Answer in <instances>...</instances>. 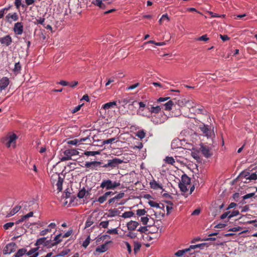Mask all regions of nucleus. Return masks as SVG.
<instances>
[{"instance_id":"f257e3e1","label":"nucleus","mask_w":257,"mask_h":257,"mask_svg":"<svg viewBox=\"0 0 257 257\" xmlns=\"http://www.w3.org/2000/svg\"><path fill=\"white\" fill-rule=\"evenodd\" d=\"M123 163V160L114 158L111 160H108L107 163L102 165V167L107 168L108 170L114 169L118 167V165Z\"/></svg>"},{"instance_id":"f03ea898","label":"nucleus","mask_w":257,"mask_h":257,"mask_svg":"<svg viewBox=\"0 0 257 257\" xmlns=\"http://www.w3.org/2000/svg\"><path fill=\"white\" fill-rule=\"evenodd\" d=\"M120 185V183L119 182H112L109 179L103 180L100 184V187L102 189L105 188L107 190H113L119 186Z\"/></svg>"},{"instance_id":"7ed1b4c3","label":"nucleus","mask_w":257,"mask_h":257,"mask_svg":"<svg viewBox=\"0 0 257 257\" xmlns=\"http://www.w3.org/2000/svg\"><path fill=\"white\" fill-rule=\"evenodd\" d=\"M17 139V135L13 134L5 138L3 141V143L5 144L8 148H10L11 146L15 147L16 146V141Z\"/></svg>"},{"instance_id":"20e7f679","label":"nucleus","mask_w":257,"mask_h":257,"mask_svg":"<svg viewBox=\"0 0 257 257\" xmlns=\"http://www.w3.org/2000/svg\"><path fill=\"white\" fill-rule=\"evenodd\" d=\"M79 152L75 149H68L64 152V157H63L61 160V161H65L72 160L71 157L77 155Z\"/></svg>"},{"instance_id":"39448f33","label":"nucleus","mask_w":257,"mask_h":257,"mask_svg":"<svg viewBox=\"0 0 257 257\" xmlns=\"http://www.w3.org/2000/svg\"><path fill=\"white\" fill-rule=\"evenodd\" d=\"M166 120V116L162 114H155L152 116L151 121L155 124L163 123Z\"/></svg>"},{"instance_id":"423d86ee","label":"nucleus","mask_w":257,"mask_h":257,"mask_svg":"<svg viewBox=\"0 0 257 257\" xmlns=\"http://www.w3.org/2000/svg\"><path fill=\"white\" fill-rule=\"evenodd\" d=\"M17 245L15 242H12L7 244L3 249L4 254H10L16 250Z\"/></svg>"},{"instance_id":"0eeeda50","label":"nucleus","mask_w":257,"mask_h":257,"mask_svg":"<svg viewBox=\"0 0 257 257\" xmlns=\"http://www.w3.org/2000/svg\"><path fill=\"white\" fill-rule=\"evenodd\" d=\"M192 110L194 113L201 114L203 115L207 114V111L204 108V106L197 102H195Z\"/></svg>"},{"instance_id":"6e6552de","label":"nucleus","mask_w":257,"mask_h":257,"mask_svg":"<svg viewBox=\"0 0 257 257\" xmlns=\"http://www.w3.org/2000/svg\"><path fill=\"white\" fill-rule=\"evenodd\" d=\"M103 163L101 161L86 162L85 167L91 170H97L98 167H102Z\"/></svg>"},{"instance_id":"1a4fd4ad","label":"nucleus","mask_w":257,"mask_h":257,"mask_svg":"<svg viewBox=\"0 0 257 257\" xmlns=\"http://www.w3.org/2000/svg\"><path fill=\"white\" fill-rule=\"evenodd\" d=\"M13 30L17 35H21L24 31V26L22 22H17L14 24Z\"/></svg>"},{"instance_id":"9d476101","label":"nucleus","mask_w":257,"mask_h":257,"mask_svg":"<svg viewBox=\"0 0 257 257\" xmlns=\"http://www.w3.org/2000/svg\"><path fill=\"white\" fill-rule=\"evenodd\" d=\"M10 83V79L4 76L0 78V91L5 90Z\"/></svg>"},{"instance_id":"9b49d317","label":"nucleus","mask_w":257,"mask_h":257,"mask_svg":"<svg viewBox=\"0 0 257 257\" xmlns=\"http://www.w3.org/2000/svg\"><path fill=\"white\" fill-rule=\"evenodd\" d=\"M239 212L238 210H233L232 212L230 211H227L223 213L220 216L221 219H224L227 217L228 219H230L231 218L236 216L239 215Z\"/></svg>"},{"instance_id":"f8f14e48","label":"nucleus","mask_w":257,"mask_h":257,"mask_svg":"<svg viewBox=\"0 0 257 257\" xmlns=\"http://www.w3.org/2000/svg\"><path fill=\"white\" fill-rule=\"evenodd\" d=\"M200 150L203 156L208 158L212 155V153L211 152L210 148L207 146L201 145L200 148Z\"/></svg>"},{"instance_id":"ddd939ff","label":"nucleus","mask_w":257,"mask_h":257,"mask_svg":"<svg viewBox=\"0 0 257 257\" xmlns=\"http://www.w3.org/2000/svg\"><path fill=\"white\" fill-rule=\"evenodd\" d=\"M111 242L110 241L106 242L103 244H102L100 246H97L95 251H94V254L95 255L99 254L100 253L104 252L108 249L107 244Z\"/></svg>"},{"instance_id":"4468645a","label":"nucleus","mask_w":257,"mask_h":257,"mask_svg":"<svg viewBox=\"0 0 257 257\" xmlns=\"http://www.w3.org/2000/svg\"><path fill=\"white\" fill-rule=\"evenodd\" d=\"M19 19V16L17 13H9L5 17L6 22L12 24V21H17Z\"/></svg>"},{"instance_id":"2eb2a0df","label":"nucleus","mask_w":257,"mask_h":257,"mask_svg":"<svg viewBox=\"0 0 257 257\" xmlns=\"http://www.w3.org/2000/svg\"><path fill=\"white\" fill-rule=\"evenodd\" d=\"M0 43L2 45L9 46L12 43V38L10 35H7L0 38Z\"/></svg>"},{"instance_id":"dca6fc26","label":"nucleus","mask_w":257,"mask_h":257,"mask_svg":"<svg viewBox=\"0 0 257 257\" xmlns=\"http://www.w3.org/2000/svg\"><path fill=\"white\" fill-rule=\"evenodd\" d=\"M147 108L151 113L159 114L161 110L162 106L157 105L154 106L153 104H149L148 105H147Z\"/></svg>"},{"instance_id":"f3484780","label":"nucleus","mask_w":257,"mask_h":257,"mask_svg":"<svg viewBox=\"0 0 257 257\" xmlns=\"http://www.w3.org/2000/svg\"><path fill=\"white\" fill-rule=\"evenodd\" d=\"M199 128L200 130L204 136H206L207 137L210 136V131L209 130L207 125L202 123L199 125Z\"/></svg>"},{"instance_id":"a211bd4d","label":"nucleus","mask_w":257,"mask_h":257,"mask_svg":"<svg viewBox=\"0 0 257 257\" xmlns=\"http://www.w3.org/2000/svg\"><path fill=\"white\" fill-rule=\"evenodd\" d=\"M107 2L104 0L102 2L101 0H93L92 4L95 6H98L100 9L104 10L106 8Z\"/></svg>"},{"instance_id":"6ab92c4d","label":"nucleus","mask_w":257,"mask_h":257,"mask_svg":"<svg viewBox=\"0 0 257 257\" xmlns=\"http://www.w3.org/2000/svg\"><path fill=\"white\" fill-rule=\"evenodd\" d=\"M139 225L138 222L131 220L127 223V229L130 231L135 230Z\"/></svg>"},{"instance_id":"aec40b11","label":"nucleus","mask_w":257,"mask_h":257,"mask_svg":"<svg viewBox=\"0 0 257 257\" xmlns=\"http://www.w3.org/2000/svg\"><path fill=\"white\" fill-rule=\"evenodd\" d=\"M175 104L174 99L170 100L163 105L165 110H170L173 106Z\"/></svg>"},{"instance_id":"412c9836","label":"nucleus","mask_w":257,"mask_h":257,"mask_svg":"<svg viewBox=\"0 0 257 257\" xmlns=\"http://www.w3.org/2000/svg\"><path fill=\"white\" fill-rule=\"evenodd\" d=\"M150 185L151 188L155 190L163 189L162 185L158 183L155 180H153L152 181L150 182Z\"/></svg>"},{"instance_id":"4be33fe9","label":"nucleus","mask_w":257,"mask_h":257,"mask_svg":"<svg viewBox=\"0 0 257 257\" xmlns=\"http://www.w3.org/2000/svg\"><path fill=\"white\" fill-rule=\"evenodd\" d=\"M64 179L60 177L59 175L58 176V180L56 183V186L57 187V190L59 192H60L62 190V185L63 183Z\"/></svg>"},{"instance_id":"5701e85b","label":"nucleus","mask_w":257,"mask_h":257,"mask_svg":"<svg viewBox=\"0 0 257 257\" xmlns=\"http://www.w3.org/2000/svg\"><path fill=\"white\" fill-rule=\"evenodd\" d=\"M190 182L191 179L186 174H184L182 176L181 183L188 185H190Z\"/></svg>"},{"instance_id":"b1692460","label":"nucleus","mask_w":257,"mask_h":257,"mask_svg":"<svg viewBox=\"0 0 257 257\" xmlns=\"http://www.w3.org/2000/svg\"><path fill=\"white\" fill-rule=\"evenodd\" d=\"M120 213L117 209H110L108 210V213L107 216L109 217H114L116 215H118Z\"/></svg>"},{"instance_id":"393cba45","label":"nucleus","mask_w":257,"mask_h":257,"mask_svg":"<svg viewBox=\"0 0 257 257\" xmlns=\"http://www.w3.org/2000/svg\"><path fill=\"white\" fill-rule=\"evenodd\" d=\"M22 69V66L19 62H17L15 64L14 68L13 70V71L15 73L16 75L21 73V71Z\"/></svg>"},{"instance_id":"a878e982","label":"nucleus","mask_w":257,"mask_h":257,"mask_svg":"<svg viewBox=\"0 0 257 257\" xmlns=\"http://www.w3.org/2000/svg\"><path fill=\"white\" fill-rule=\"evenodd\" d=\"M116 104L115 101L109 102L104 104L102 106V108L104 109H109L110 108H113Z\"/></svg>"},{"instance_id":"bb28decb","label":"nucleus","mask_w":257,"mask_h":257,"mask_svg":"<svg viewBox=\"0 0 257 257\" xmlns=\"http://www.w3.org/2000/svg\"><path fill=\"white\" fill-rule=\"evenodd\" d=\"M175 104H177L180 107H184L185 106L187 98H182L181 99H180L178 100H177L176 99H174Z\"/></svg>"},{"instance_id":"cd10ccee","label":"nucleus","mask_w":257,"mask_h":257,"mask_svg":"<svg viewBox=\"0 0 257 257\" xmlns=\"http://www.w3.org/2000/svg\"><path fill=\"white\" fill-rule=\"evenodd\" d=\"M25 254H27V249L25 248L19 249L14 255V257H21Z\"/></svg>"},{"instance_id":"c85d7f7f","label":"nucleus","mask_w":257,"mask_h":257,"mask_svg":"<svg viewBox=\"0 0 257 257\" xmlns=\"http://www.w3.org/2000/svg\"><path fill=\"white\" fill-rule=\"evenodd\" d=\"M62 233H59V234L57 235L54 237V240L55 241V242L52 244V245L54 246V245L58 244L60 242H61L62 241V239H61V238L62 237Z\"/></svg>"},{"instance_id":"c756f323","label":"nucleus","mask_w":257,"mask_h":257,"mask_svg":"<svg viewBox=\"0 0 257 257\" xmlns=\"http://www.w3.org/2000/svg\"><path fill=\"white\" fill-rule=\"evenodd\" d=\"M195 101L192 99H187L185 106H187L189 109H193Z\"/></svg>"},{"instance_id":"7c9ffc66","label":"nucleus","mask_w":257,"mask_h":257,"mask_svg":"<svg viewBox=\"0 0 257 257\" xmlns=\"http://www.w3.org/2000/svg\"><path fill=\"white\" fill-rule=\"evenodd\" d=\"M86 193L87 195H88L89 192L88 191L86 192L85 189L83 187L82 189L79 190V192L77 194V197L80 199L83 198L86 195Z\"/></svg>"},{"instance_id":"2f4dec72","label":"nucleus","mask_w":257,"mask_h":257,"mask_svg":"<svg viewBox=\"0 0 257 257\" xmlns=\"http://www.w3.org/2000/svg\"><path fill=\"white\" fill-rule=\"evenodd\" d=\"M120 102L122 103V105H124L130 103H132V104H133L136 101H133L132 98H125L122 99Z\"/></svg>"},{"instance_id":"473e14b6","label":"nucleus","mask_w":257,"mask_h":257,"mask_svg":"<svg viewBox=\"0 0 257 257\" xmlns=\"http://www.w3.org/2000/svg\"><path fill=\"white\" fill-rule=\"evenodd\" d=\"M189 251L190 249L189 248H187L184 249L179 250L175 253V254L177 256H181L183 255L185 253L188 252Z\"/></svg>"},{"instance_id":"72a5a7b5","label":"nucleus","mask_w":257,"mask_h":257,"mask_svg":"<svg viewBox=\"0 0 257 257\" xmlns=\"http://www.w3.org/2000/svg\"><path fill=\"white\" fill-rule=\"evenodd\" d=\"M134 215V213L133 211H126V212H124L121 215V217L124 218H130V217L133 216Z\"/></svg>"},{"instance_id":"f704fd0d","label":"nucleus","mask_w":257,"mask_h":257,"mask_svg":"<svg viewBox=\"0 0 257 257\" xmlns=\"http://www.w3.org/2000/svg\"><path fill=\"white\" fill-rule=\"evenodd\" d=\"M20 209H21L20 206H17L15 207L12 209V210L10 212L8 216L10 217V216H12L14 215L15 214H16L17 212H18L20 210Z\"/></svg>"},{"instance_id":"c9c22d12","label":"nucleus","mask_w":257,"mask_h":257,"mask_svg":"<svg viewBox=\"0 0 257 257\" xmlns=\"http://www.w3.org/2000/svg\"><path fill=\"white\" fill-rule=\"evenodd\" d=\"M84 155L87 156H94L100 154L98 151H85Z\"/></svg>"},{"instance_id":"e433bc0d","label":"nucleus","mask_w":257,"mask_h":257,"mask_svg":"<svg viewBox=\"0 0 257 257\" xmlns=\"http://www.w3.org/2000/svg\"><path fill=\"white\" fill-rule=\"evenodd\" d=\"M94 223V220L92 217H88L85 222V227L87 228L90 227Z\"/></svg>"},{"instance_id":"4c0bfd02","label":"nucleus","mask_w":257,"mask_h":257,"mask_svg":"<svg viewBox=\"0 0 257 257\" xmlns=\"http://www.w3.org/2000/svg\"><path fill=\"white\" fill-rule=\"evenodd\" d=\"M69 249H66L65 250H63L61 251L59 253L53 256V257H57V256H63L66 254H67L70 252Z\"/></svg>"},{"instance_id":"58836bf2","label":"nucleus","mask_w":257,"mask_h":257,"mask_svg":"<svg viewBox=\"0 0 257 257\" xmlns=\"http://www.w3.org/2000/svg\"><path fill=\"white\" fill-rule=\"evenodd\" d=\"M107 196L104 194L102 196H100L96 201L99 202L100 203H104L107 199Z\"/></svg>"},{"instance_id":"ea45409f","label":"nucleus","mask_w":257,"mask_h":257,"mask_svg":"<svg viewBox=\"0 0 257 257\" xmlns=\"http://www.w3.org/2000/svg\"><path fill=\"white\" fill-rule=\"evenodd\" d=\"M170 19L167 14L163 15L161 19L159 20V22L161 24L164 21H169Z\"/></svg>"},{"instance_id":"a19ab883","label":"nucleus","mask_w":257,"mask_h":257,"mask_svg":"<svg viewBox=\"0 0 257 257\" xmlns=\"http://www.w3.org/2000/svg\"><path fill=\"white\" fill-rule=\"evenodd\" d=\"M148 203L151 207H156L159 208H161V207L160 204L153 201H149Z\"/></svg>"},{"instance_id":"79ce46f5","label":"nucleus","mask_w":257,"mask_h":257,"mask_svg":"<svg viewBox=\"0 0 257 257\" xmlns=\"http://www.w3.org/2000/svg\"><path fill=\"white\" fill-rule=\"evenodd\" d=\"M246 179H249L250 180H255L257 179V175L255 173H253L251 174L247 177V175H245Z\"/></svg>"},{"instance_id":"37998d69","label":"nucleus","mask_w":257,"mask_h":257,"mask_svg":"<svg viewBox=\"0 0 257 257\" xmlns=\"http://www.w3.org/2000/svg\"><path fill=\"white\" fill-rule=\"evenodd\" d=\"M165 161L167 163L172 165H173L175 163V160L172 157H167L165 159Z\"/></svg>"},{"instance_id":"c03bdc74","label":"nucleus","mask_w":257,"mask_h":257,"mask_svg":"<svg viewBox=\"0 0 257 257\" xmlns=\"http://www.w3.org/2000/svg\"><path fill=\"white\" fill-rule=\"evenodd\" d=\"M46 240V237H42V238L38 239L35 243V245L37 246V245L43 244L44 243H45Z\"/></svg>"},{"instance_id":"a18cd8bd","label":"nucleus","mask_w":257,"mask_h":257,"mask_svg":"<svg viewBox=\"0 0 257 257\" xmlns=\"http://www.w3.org/2000/svg\"><path fill=\"white\" fill-rule=\"evenodd\" d=\"M179 187L180 189V190L183 192H186L188 190V189H187V185H185L184 184H182L181 183H180L179 184Z\"/></svg>"},{"instance_id":"49530a36","label":"nucleus","mask_w":257,"mask_h":257,"mask_svg":"<svg viewBox=\"0 0 257 257\" xmlns=\"http://www.w3.org/2000/svg\"><path fill=\"white\" fill-rule=\"evenodd\" d=\"M205 244L204 243H200L196 245H191L189 246V248L190 249V251H191V249H194L197 248H201L202 246H204Z\"/></svg>"},{"instance_id":"de8ad7c7","label":"nucleus","mask_w":257,"mask_h":257,"mask_svg":"<svg viewBox=\"0 0 257 257\" xmlns=\"http://www.w3.org/2000/svg\"><path fill=\"white\" fill-rule=\"evenodd\" d=\"M90 237L88 236L82 243V246L85 248H86L90 243Z\"/></svg>"},{"instance_id":"09e8293b","label":"nucleus","mask_w":257,"mask_h":257,"mask_svg":"<svg viewBox=\"0 0 257 257\" xmlns=\"http://www.w3.org/2000/svg\"><path fill=\"white\" fill-rule=\"evenodd\" d=\"M38 249H39V247H35V248H33L31 249L29 251L27 252V255H31L34 254L35 253L38 252L37 251Z\"/></svg>"},{"instance_id":"8fccbe9b","label":"nucleus","mask_w":257,"mask_h":257,"mask_svg":"<svg viewBox=\"0 0 257 257\" xmlns=\"http://www.w3.org/2000/svg\"><path fill=\"white\" fill-rule=\"evenodd\" d=\"M14 225V223L12 222H10L6 223L3 225V227L5 230H7L10 228L13 227Z\"/></svg>"},{"instance_id":"3c124183","label":"nucleus","mask_w":257,"mask_h":257,"mask_svg":"<svg viewBox=\"0 0 257 257\" xmlns=\"http://www.w3.org/2000/svg\"><path fill=\"white\" fill-rule=\"evenodd\" d=\"M146 134L144 132V131H139L137 133V136L140 138V139H143L145 137Z\"/></svg>"},{"instance_id":"603ef678","label":"nucleus","mask_w":257,"mask_h":257,"mask_svg":"<svg viewBox=\"0 0 257 257\" xmlns=\"http://www.w3.org/2000/svg\"><path fill=\"white\" fill-rule=\"evenodd\" d=\"M196 41H207L209 40V38L207 37V35H204L201 37L196 38Z\"/></svg>"},{"instance_id":"864d4df0","label":"nucleus","mask_w":257,"mask_h":257,"mask_svg":"<svg viewBox=\"0 0 257 257\" xmlns=\"http://www.w3.org/2000/svg\"><path fill=\"white\" fill-rule=\"evenodd\" d=\"M124 196V193L123 192H120L118 194H117L116 195H115L114 197H113V198L116 201L118 199H121Z\"/></svg>"},{"instance_id":"5fc2aeb1","label":"nucleus","mask_w":257,"mask_h":257,"mask_svg":"<svg viewBox=\"0 0 257 257\" xmlns=\"http://www.w3.org/2000/svg\"><path fill=\"white\" fill-rule=\"evenodd\" d=\"M146 212L145 209H138L137 210V214L140 216L144 215Z\"/></svg>"},{"instance_id":"6e6d98bb","label":"nucleus","mask_w":257,"mask_h":257,"mask_svg":"<svg viewBox=\"0 0 257 257\" xmlns=\"http://www.w3.org/2000/svg\"><path fill=\"white\" fill-rule=\"evenodd\" d=\"M15 5L17 9H19L20 6L25 7V5L22 4L21 0H15Z\"/></svg>"},{"instance_id":"4d7b16f0","label":"nucleus","mask_w":257,"mask_h":257,"mask_svg":"<svg viewBox=\"0 0 257 257\" xmlns=\"http://www.w3.org/2000/svg\"><path fill=\"white\" fill-rule=\"evenodd\" d=\"M51 231V229H50L49 227H48L47 228L42 230L40 232V234L42 236H44V235H45L46 234H47L48 232H50Z\"/></svg>"},{"instance_id":"13d9d810","label":"nucleus","mask_w":257,"mask_h":257,"mask_svg":"<svg viewBox=\"0 0 257 257\" xmlns=\"http://www.w3.org/2000/svg\"><path fill=\"white\" fill-rule=\"evenodd\" d=\"M115 140V138H111V139H107V140L103 141V144L104 145L111 144V143H112L113 142H114Z\"/></svg>"},{"instance_id":"bf43d9fd","label":"nucleus","mask_w":257,"mask_h":257,"mask_svg":"<svg viewBox=\"0 0 257 257\" xmlns=\"http://www.w3.org/2000/svg\"><path fill=\"white\" fill-rule=\"evenodd\" d=\"M109 224V221H101L99 223V226L103 228H106L108 227Z\"/></svg>"},{"instance_id":"052dcab7","label":"nucleus","mask_w":257,"mask_h":257,"mask_svg":"<svg viewBox=\"0 0 257 257\" xmlns=\"http://www.w3.org/2000/svg\"><path fill=\"white\" fill-rule=\"evenodd\" d=\"M141 247V245L140 243H135V245H134V248L135 253H137L138 252V251L140 250Z\"/></svg>"},{"instance_id":"680f3d73","label":"nucleus","mask_w":257,"mask_h":257,"mask_svg":"<svg viewBox=\"0 0 257 257\" xmlns=\"http://www.w3.org/2000/svg\"><path fill=\"white\" fill-rule=\"evenodd\" d=\"M106 233H108V234H118L117 230L116 228L108 229L107 230Z\"/></svg>"},{"instance_id":"e2e57ef3","label":"nucleus","mask_w":257,"mask_h":257,"mask_svg":"<svg viewBox=\"0 0 257 257\" xmlns=\"http://www.w3.org/2000/svg\"><path fill=\"white\" fill-rule=\"evenodd\" d=\"M78 143V140L77 139H74L73 140H70L67 142V144L71 145H77Z\"/></svg>"},{"instance_id":"0e129e2a","label":"nucleus","mask_w":257,"mask_h":257,"mask_svg":"<svg viewBox=\"0 0 257 257\" xmlns=\"http://www.w3.org/2000/svg\"><path fill=\"white\" fill-rule=\"evenodd\" d=\"M254 194H255L254 193H248V194H247L244 195L242 197V198L243 200H245V199H247L248 198H251V197L254 196Z\"/></svg>"},{"instance_id":"69168bd1","label":"nucleus","mask_w":257,"mask_h":257,"mask_svg":"<svg viewBox=\"0 0 257 257\" xmlns=\"http://www.w3.org/2000/svg\"><path fill=\"white\" fill-rule=\"evenodd\" d=\"M45 19L44 18H40V19L36 20V22H35V24H40L41 25H44V22L45 21Z\"/></svg>"},{"instance_id":"338daca9","label":"nucleus","mask_w":257,"mask_h":257,"mask_svg":"<svg viewBox=\"0 0 257 257\" xmlns=\"http://www.w3.org/2000/svg\"><path fill=\"white\" fill-rule=\"evenodd\" d=\"M138 231L141 233H146L148 231L147 227L142 226L138 229Z\"/></svg>"},{"instance_id":"774afa93","label":"nucleus","mask_w":257,"mask_h":257,"mask_svg":"<svg viewBox=\"0 0 257 257\" xmlns=\"http://www.w3.org/2000/svg\"><path fill=\"white\" fill-rule=\"evenodd\" d=\"M141 220L144 225H146L149 221V218L148 217H142Z\"/></svg>"}]
</instances>
